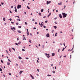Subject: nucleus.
Wrapping results in <instances>:
<instances>
[{
    "instance_id": "nucleus-4",
    "label": "nucleus",
    "mask_w": 80,
    "mask_h": 80,
    "mask_svg": "<svg viewBox=\"0 0 80 80\" xmlns=\"http://www.w3.org/2000/svg\"><path fill=\"white\" fill-rule=\"evenodd\" d=\"M21 8V5H18L17 7V8H18L19 9V8Z\"/></svg>"
},
{
    "instance_id": "nucleus-33",
    "label": "nucleus",
    "mask_w": 80,
    "mask_h": 80,
    "mask_svg": "<svg viewBox=\"0 0 80 80\" xmlns=\"http://www.w3.org/2000/svg\"><path fill=\"white\" fill-rule=\"evenodd\" d=\"M48 76H50V77H51V75H49V74H48Z\"/></svg>"
},
{
    "instance_id": "nucleus-13",
    "label": "nucleus",
    "mask_w": 80,
    "mask_h": 80,
    "mask_svg": "<svg viewBox=\"0 0 80 80\" xmlns=\"http://www.w3.org/2000/svg\"><path fill=\"white\" fill-rule=\"evenodd\" d=\"M44 25L42 24V23H41V27H42V26H43Z\"/></svg>"
},
{
    "instance_id": "nucleus-20",
    "label": "nucleus",
    "mask_w": 80,
    "mask_h": 80,
    "mask_svg": "<svg viewBox=\"0 0 80 80\" xmlns=\"http://www.w3.org/2000/svg\"><path fill=\"white\" fill-rule=\"evenodd\" d=\"M47 5H48V4H49V2H48V1L47 2Z\"/></svg>"
},
{
    "instance_id": "nucleus-22",
    "label": "nucleus",
    "mask_w": 80,
    "mask_h": 80,
    "mask_svg": "<svg viewBox=\"0 0 80 80\" xmlns=\"http://www.w3.org/2000/svg\"><path fill=\"white\" fill-rule=\"evenodd\" d=\"M20 43H21V42L19 41V42H18V44H20Z\"/></svg>"
},
{
    "instance_id": "nucleus-24",
    "label": "nucleus",
    "mask_w": 80,
    "mask_h": 80,
    "mask_svg": "<svg viewBox=\"0 0 80 80\" xmlns=\"http://www.w3.org/2000/svg\"><path fill=\"white\" fill-rule=\"evenodd\" d=\"M3 20L4 21H5V18H3Z\"/></svg>"
},
{
    "instance_id": "nucleus-43",
    "label": "nucleus",
    "mask_w": 80,
    "mask_h": 80,
    "mask_svg": "<svg viewBox=\"0 0 80 80\" xmlns=\"http://www.w3.org/2000/svg\"><path fill=\"white\" fill-rule=\"evenodd\" d=\"M9 75H12V74L10 73H9Z\"/></svg>"
},
{
    "instance_id": "nucleus-12",
    "label": "nucleus",
    "mask_w": 80,
    "mask_h": 80,
    "mask_svg": "<svg viewBox=\"0 0 80 80\" xmlns=\"http://www.w3.org/2000/svg\"><path fill=\"white\" fill-rule=\"evenodd\" d=\"M15 12H17V9H16V7H15Z\"/></svg>"
},
{
    "instance_id": "nucleus-52",
    "label": "nucleus",
    "mask_w": 80,
    "mask_h": 80,
    "mask_svg": "<svg viewBox=\"0 0 80 80\" xmlns=\"http://www.w3.org/2000/svg\"><path fill=\"white\" fill-rule=\"evenodd\" d=\"M37 71H38V72H39V69H37Z\"/></svg>"
},
{
    "instance_id": "nucleus-8",
    "label": "nucleus",
    "mask_w": 80,
    "mask_h": 80,
    "mask_svg": "<svg viewBox=\"0 0 80 80\" xmlns=\"http://www.w3.org/2000/svg\"><path fill=\"white\" fill-rule=\"evenodd\" d=\"M50 15H51V12H50L49 13V14L48 15V17H50Z\"/></svg>"
},
{
    "instance_id": "nucleus-42",
    "label": "nucleus",
    "mask_w": 80,
    "mask_h": 80,
    "mask_svg": "<svg viewBox=\"0 0 80 80\" xmlns=\"http://www.w3.org/2000/svg\"><path fill=\"white\" fill-rule=\"evenodd\" d=\"M9 20H10V21H12V19L11 18H10V19H9Z\"/></svg>"
},
{
    "instance_id": "nucleus-2",
    "label": "nucleus",
    "mask_w": 80,
    "mask_h": 80,
    "mask_svg": "<svg viewBox=\"0 0 80 80\" xmlns=\"http://www.w3.org/2000/svg\"><path fill=\"white\" fill-rule=\"evenodd\" d=\"M45 54L46 55L47 57L48 58L50 57V56H49V55H50V54H47V53H46Z\"/></svg>"
},
{
    "instance_id": "nucleus-16",
    "label": "nucleus",
    "mask_w": 80,
    "mask_h": 80,
    "mask_svg": "<svg viewBox=\"0 0 80 80\" xmlns=\"http://www.w3.org/2000/svg\"><path fill=\"white\" fill-rule=\"evenodd\" d=\"M43 12V9H42L41 10V12Z\"/></svg>"
},
{
    "instance_id": "nucleus-41",
    "label": "nucleus",
    "mask_w": 80,
    "mask_h": 80,
    "mask_svg": "<svg viewBox=\"0 0 80 80\" xmlns=\"http://www.w3.org/2000/svg\"><path fill=\"white\" fill-rule=\"evenodd\" d=\"M72 50H70V49H68V51H70V52H71V51H72Z\"/></svg>"
},
{
    "instance_id": "nucleus-21",
    "label": "nucleus",
    "mask_w": 80,
    "mask_h": 80,
    "mask_svg": "<svg viewBox=\"0 0 80 80\" xmlns=\"http://www.w3.org/2000/svg\"><path fill=\"white\" fill-rule=\"evenodd\" d=\"M73 48H72V49H71L72 50H73V48H74V45H73Z\"/></svg>"
},
{
    "instance_id": "nucleus-51",
    "label": "nucleus",
    "mask_w": 80,
    "mask_h": 80,
    "mask_svg": "<svg viewBox=\"0 0 80 80\" xmlns=\"http://www.w3.org/2000/svg\"><path fill=\"white\" fill-rule=\"evenodd\" d=\"M58 52H60V49H59L58 50Z\"/></svg>"
},
{
    "instance_id": "nucleus-61",
    "label": "nucleus",
    "mask_w": 80,
    "mask_h": 80,
    "mask_svg": "<svg viewBox=\"0 0 80 80\" xmlns=\"http://www.w3.org/2000/svg\"><path fill=\"white\" fill-rule=\"evenodd\" d=\"M17 40L18 41L19 40V39H18V38H17Z\"/></svg>"
},
{
    "instance_id": "nucleus-56",
    "label": "nucleus",
    "mask_w": 80,
    "mask_h": 80,
    "mask_svg": "<svg viewBox=\"0 0 80 80\" xmlns=\"http://www.w3.org/2000/svg\"><path fill=\"white\" fill-rule=\"evenodd\" d=\"M51 3V1H50L49 2V3Z\"/></svg>"
},
{
    "instance_id": "nucleus-3",
    "label": "nucleus",
    "mask_w": 80,
    "mask_h": 80,
    "mask_svg": "<svg viewBox=\"0 0 80 80\" xmlns=\"http://www.w3.org/2000/svg\"><path fill=\"white\" fill-rule=\"evenodd\" d=\"M30 76L32 78V79H35V78H34V77H33L32 74H30Z\"/></svg>"
},
{
    "instance_id": "nucleus-49",
    "label": "nucleus",
    "mask_w": 80,
    "mask_h": 80,
    "mask_svg": "<svg viewBox=\"0 0 80 80\" xmlns=\"http://www.w3.org/2000/svg\"><path fill=\"white\" fill-rule=\"evenodd\" d=\"M11 23H12V24H13V23H14V22H11Z\"/></svg>"
},
{
    "instance_id": "nucleus-64",
    "label": "nucleus",
    "mask_w": 80,
    "mask_h": 80,
    "mask_svg": "<svg viewBox=\"0 0 80 80\" xmlns=\"http://www.w3.org/2000/svg\"><path fill=\"white\" fill-rule=\"evenodd\" d=\"M40 44H39V47H40Z\"/></svg>"
},
{
    "instance_id": "nucleus-34",
    "label": "nucleus",
    "mask_w": 80,
    "mask_h": 80,
    "mask_svg": "<svg viewBox=\"0 0 80 80\" xmlns=\"http://www.w3.org/2000/svg\"><path fill=\"white\" fill-rule=\"evenodd\" d=\"M8 61H9V62H12V61H10V60L9 59H8Z\"/></svg>"
},
{
    "instance_id": "nucleus-38",
    "label": "nucleus",
    "mask_w": 80,
    "mask_h": 80,
    "mask_svg": "<svg viewBox=\"0 0 80 80\" xmlns=\"http://www.w3.org/2000/svg\"><path fill=\"white\" fill-rule=\"evenodd\" d=\"M25 25H27V23L26 22H25Z\"/></svg>"
},
{
    "instance_id": "nucleus-31",
    "label": "nucleus",
    "mask_w": 80,
    "mask_h": 80,
    "mask_svg": "<svg viewBox=\"0 0 80 80\" xmlns=\"http://www.w3.org/2000/svg\"><path fill=\"white\" fill-rule=\"evenodd\" d=\"M32 22H35V19H32Z\"/></svg>"
},
{
    "instance_id": "nucleus-6",
    "label": "nucleus",
    "mask_w": 80,
    "mask_h": 80,
    "mask_svg": "<svg viewBox=\"0 0 80 80\" xmlns=\"http://www.w3.org/2000/svg\"><path fill=\"white\" fill-rule=\"evenodd\" d=\"M11 30H13H13H16V29H15V28L14 27L13 28H11Z\"/></svg>"
},
{
    "instance_id": "nucleus-62",
    "label": "nucleus",
    "mask_w": 80,
    "mask_h": 80,
    "mask_svg": "<svg viewBox=\"0 0 80 80\" xmlns=\"http://www.w3.org/2000/svg\"><path fill=\"white\" fill-rule=\"evenodd\" d=\"M18 20L19 21H20L21 20H20V19H19Z\"/></svg>"
},
{
    "instance_id": "nucleus-60",
    "label": "nucleus",
    "mask_w": 80,
    "mask_h": 80,
    "mask_svg": "<svg viewBox=\"0 0 80 80\" xmlns=\"http://www.w3.org/2000/svg\"><path fill=\"white\" fill-rule=\"evenodd\" d=\"M72 32H73V29H72Z\"/></svg>"
},
{
    "instance_id": "nucleus-28",
    "label": "nucleus",
    "mask_w": 80,
    "mask_h": 80,
    "mask_svg": "<svg viewBox=\"0 0 80 80\" xmlns=\"http://www.w3.org/2000/svg\"><path fill=\"white\" fill-rule=\"evenodd\" d=\"M29 42H30V43L32 42H31V40L30 39L29 40Z\"/></svg>"
},
{
    "instance_id": "nucleus-50",
    "label": "nucleus",
    "mask_w": 80,
    "mask_h": 80,
    "mask_svg": "<svg viewBox=\"0 0 80 80\" xmlns=\"http://www.w3.org/2000/svg\"><path fill=\"white\" fill-rule=\"evenodd\" d=\"M4 4V3H3V2H1L2 5H3Z\"/></svg>"
},
{
    "instance_id": "nucleus-23",
    "label": "nucleus",
    "mask_w": 80,
    "mask_h": 80,
    "mask_svg": "<svg viewBox=\"0 0 80 80\" xmlns=\"http://www.w3.org/2000/svg\"><path fill=\"white\" fill-rule=\"evenodd\" d=\"M1 62H2V63H3V60H1Z\"/></svg>"
},
{
    "instance_id": "nucleus-45",
    "label": "nucleus",
    "mask_w": 80,
    "mask_h": 80,
    "mask_svg": "<svg viewBox=\"0 0 80 80\" xmlns=\"http://www.w3.org/2000/svg\"><path fill=\"white\" fill-rule=\"evenodd\" d=\"M9 12H10V13H12V11H11L10 10Z\"/></svg>"
},
{
    "instance_id": "nucleus-7",
    "label": "nucleus",
    "mask_w": 80,
    "mask_h": 80,
    "mask_svg": "<svg viewBox=\"0 0 80 80\" xmlns=\"http://www.w3.org/2000/svg\"><path fill=\"white\" fill-rule=\"evenodd\" d=\"M59 17L60 18H62V16L61 14H59Z\"/></svg>"
},
{
    "instance_id": "nucleus-55",
    "label": "nucleus",
    "mask_w": 80,
    "mask_h": 80,
    "mask_svg": "<svg viewBox=\"0 0 80 80\" xmlns=\"http://www.w3.org/2000/svg\"><path fill=\"white\" fill-rule=\"evenodd\" d=\"M13 6H11V8H13Z\"/></svg>"
},
{
    "instance_id": "nucleus-17",
    "label": "nucleus",
    "mask_w": 80,
    "mask_h": 80,
    "mask_svg": "<svg viewBox=\"0 0 80 80\" xmlns=\"http://www.w3.org/2000/svg\"><path fill=\"white\" fill-rule=\"evenodd\" d=\"M27 8H28V9H30V8L28 6H27Z\"/></svg>"
},
{
    "instance_id": "nucleus-36",
    "label": "nucleus",
    "mask_w": 80,
    "mask_h": 80,
    "mask_svg": "<svg viewBox=\"0 0 80 80\" xmlns=\"http://www.w3.org/2000/svg\"><path fill=\"white\" fill-rule=\"evenodd\" d=\"M52 73H55V71H52Z\"/></svg>"
},
{
    "instance_id": "nucleus-14",
    "label": "nucleus",
    "mask_w": 80,
    "mask_h": 80,
    "mask_svg": "<svg viewBox=\"0 0 80 80\" xmlns=\"http://www.w3.org/2000/svg\"><path fill=\"white\" fill-rule=\"evenodd\" d=\"M39 15H40V16H41V15H42V14H41V13L40 12H39L38 13Z\"/></svg>"
},
{
    "instance_id": "nucleus-10",
    "label": "nucleus",
    "mask_w": 80,
    "mask_h": 80,
    "mask_svg": "<svg viewBox=\"0 0 80 80\" xmlns=\"http://www.w3.org/2000/svg\"><path fill=\"white\" fill-rule=\"evenodd\" d=\"M27 35H29V32H28V31H27Z\"/></svg>"
},
{
    "instance_id": "nucleus-5",
    "label": "nucleus",
    "mask_w": 80,
    "mask_h": 80,
    "mask_svg": "<svg viewBox=\"0 0 80 80\" xmlns=\"http://www.w3.org/2000/svg\"><path fill=\"white\" fill-rule=\"evenodd\" d=\"M46 37H50V34H49V33H48L47 35H46Z\"/></svg>"
},
{
    "instance_id": "nucleus-63",
    "label": "nucleus",
    "mask_w": 80,
    "mask_h": 80,
    "mask_svg": "<svg viewBox=\"0 0 80 80\" xmlns=\"http://www.w3.org/2000/svg\"><path fill=\"white\" fill-rule=\"evenodd\" d=\"M17 66H18V64H16Z\"/></svg>"
},
{
    "instance_id": "nucleus-40",
    "label": "nucleus",
    "mask_w": 80,
    "mask_h": 80,
    "mask_svg": "<svg viewBox=\"0 0 80 80\" xmlns=\"http://www.w3.org/2000/svg\"><path fill=\"white\" fill-rule=\"evenodd\" d=\"M64 50H65V48H64L62 50V51H63Z\"/></svg>"
},
{
    "instance_id": "nucleus-27",
    "label": "nucleus",
    "mask_w": 80,
    "mask_h": 80,
    "mask_svg": "<svg viewBox=\"0 0 80 80\" xmlns=\"http://www.w3.org/2000/svg\"><path fill=\"white\" fill-rule=\"evenodd\" d=\"M21 26H19L18 27V28H21Z\"/></svg>"
},
{
    "instance_id": "nucleus-44",
    "label": "nucleus",
    "mask_w": 80,
    "mask_h": 80,
    "mask_svg": "<svg viewBox=\"0 0 80 80\" xmlns=\"http://www.w3.org/2000/svg\"><path fill=\"white\" fill-rule=\"evenodd\" d=\"M15 43V44H16V45H18V44H17V43Z\"/></svg>"
},
{
    "instance_id": "nucleus-59",
    "label": "nucleus",
    "mask_w": 80,
    "mask_h": 80,
    "mask_svg": "<svg viewBox=\"0 0 80 80\" xmlns=\"http://www.w3.org/2000/svg\"><path fill=\"white\" fill-rule=\"evenodd\" d=\"M33 29H34V30H35V29H36V28H34Z\"/></svg>"
},
{
    "instance_id": "nucleus-26",
    "label": "nucleus",
    "mask_w": 80,
    "mask_h": 80,
    "mask_svg": "<svg viewBox=\"0 0 80 80\" xmlns=\"http://www.w3.org/2000/svg\"><path fill=\"white\" fill-rule=\"evenodd\" d=\"M10 63L8 62H7V65H10Z\"/></svg>"
},
{
    "instance_id": "nucleus-25",
    "label": "nucleus",
    "mask_w": 80,
    "mask_h": 80,
    "mask_svg": "<svg viewBox=\"0 0 80 80\" xmlns=\"http://www.w3.org/2000/svg\"><path fill=\"white\" fill-rule=\"evenodd\" d=\"M54 28H55V29H56V28H57V26H54Z\"/></svg>"
},
{
    "instance_id": "nucleus-35",
    "label": "nucleus",
    "mask_w": 80,
    "mask_h": 80,
    "mask_svg": "<svg viewBox=\"0 0 80 80\" xmlns=\"http://www.w3.org/2000/svg\"><path fill=\"white\" fill-rule=\"evenodd\" d=\"M0 71H2V69L1 68H0Z\"/></svg>"
},
{
    "instance_id": "nucleus-19",
    "label": "nucleus",
    "mask_w": 80,
    "mask_h": 80,
    "mask_svg": "<svg viewBox=\"0 0 80 80\" xmlns=\"http://www.w3.org/2000/svg\"><path fill=\"white\" fill-rule=\"evenodd\" d=\"M18 33H21V31H18Z\"/></svg>"
},
{
    "instance_id": "nucleus-32",
    "label": "nucleus",
    "mask_w": 80,
    "mask_h": 80,
    "mask_svg": "<svg viewBox=\"0 0 80 80\" xmlns=\"http://www.w3.org/2000/svg\"><path fill=\"white\" fill-rule=\"evenodd\" d=\"M12 50H14V51H15V48H12Z\"/></svg>"
},
{
    "instance_id": "nucleus-1",
    "label": "nucleus",
    "mask_w": 80,
    "mask_h": 80,
    "mask_svg": "<svg viewBox=\"0 0 80 80\" xmlns=\"http://www.w3.org/2000/svg\"><path fill=\"white\" fill-rule=\"evenodd\" d=\"M62 15H63V18H65L66 17H67V14H66L64 12L62 13Z\"/></svg>"
},
{
    "instance_id": "nucleus-9",
    "label": "nucleus",
    "mask_w": 80,
    "mask_h": 80,
    "mask_svg": "<svg viewBox=\"0 0 80 80\" xmlns=\"http://www.w3.org/2000/svg\"><path fill=\"white\" fill-rule=\"evenodd\" d=\"M52 57H54V56H55V53H53L52 54Z\"/></svg>"
},
{
    "instance_id": "nucleus-39",
    "label": "nucleus",
    "mask_w": 80,
    "mask_h": 80,
    "mask_svg": "<svg viewBox=\"0 0 80 80\" xmlns=\"http://www.w3.org/2000/svg\"><path fill=\"white\" fill-rule=\"evenodd\" d=\"M22 51H23V52L25 51V49H22Z\"/></svg>"
},
{
    "instance_id": "nucleus-58",
    "label": "nucleus",
    "mask_w": 80,
    "mask_h": 80,
    "mask_svg": "<svg viewBox=\"0 0 80 80\" xmlns=\"http://www.w3.org/2000/svg\"><path fill=\"white\" fill-rule=\"evenodd\" d=\"M37 62H38V63L39 62H38V60H37Z\"/></svg>"
},
{
    "instance_id": "nucleus-48",
    "label": "nucleus",
    "mask_w": 80,
    "mask_h": 80,
    "mask_svg": "<svg viewBox=\"0 0 80 80\" xmlns=\"http://www.w3.org/2000/svg\"><path fill=\"white\" fill-rule=\"evenodd\" d=\"M30 35L32 36V34L31 33H30Z\"/></svg>"
},
{
    "instance_id": "nucleus-57",
    "label": "nucleus",
    "mask_w": 80,
    "mask_h": 80,
    "mask_svg": "<svg viewBox=\"0 0 80 80\" xmlns=\"http://www.w3.org/2000/svg\"><path fill=\"white\" fill-rule=\"evenodd\" d=\"M52 30V33H53V31H54L53 30Z\"/></svg>"
},
{
    "instance_id": "nucleus-15",
    "label": "nucleus",
    "mask_w": 80,
    "mask_h": 80,
    "mask_svg": "<svg viewBox=\"0 0 80 80\" xmlns=\"http://www.w3.org/2000/svg\"><path fill=\"white\" fill-rule=\"evenodd\" d=\"M18 58H19V59H22V58H21V57L19 56V57H18Z\"/></svg>"
},
{
    "instance_id": "nucleus-46",
    "label": "nucleus",
    "mask_w": 80,
    "mask_h": 80,
    "mask_svg": "<svg viewBox=\"0 0 80 80\" xmlns=\"http://www.w3.org/2000/svg\"><path fill=\"white\" fill-rule=\"evenodd\" d=\"M43 18H46V16H45L44 17H43Z\"/></svg>"
},
{
    "instance_id": "nucleus-54",
    "label": "nucleus",
    "mask_w": 80,
    "mask_h": 80,
    "mask_svg": "<svg viewBox=\"0 0 80 80\" xmlns=\"http://www.w3.org/2000/svg\"><path fill=\"white\" fill-rule=\"evenodd\" d=\"M45 22L46 23H47V22H48V21H45Z\"/></svg>"
},
{
    "instance_id": "nucleus-30",
    "label": "nucleus",
    "mask_w": 80,
    "mask_h": 80,
    "mask_svg": "<svg viewBox=\"0 0 80 80\" xmlns=\"http://www.w3.org/2000/svg\"><path fill=\"white\" fill-rule=\"evenodd\" d=\"M57 33H58L57 32L55 34V37L56 36H57Z\"/></svg>"
},
{
    "instance_id": "nucleus-18",
    "label": "nucleus",
    "mask_w": 80,
    "mask_h": 80,
    "mask_svg": "<svg viewBox=\"0 0 80 80\" xmlns=\"http://www.w3.org/2000/svg\"><path fill=\"white\" fill-rule=\"evenodd\" d=\"M22 72H23V71H21L20 72H19L20 74H22Z\"/></svg>"
},
{
    "instance_id": "nucleus-29",
    "label": "nucleus",
    "mask_w": 80,
    "mask_h": 80,
    "mask_svg": "<svg viewBox=\"0 0 80 80\" xmlns=\"http://www.w3.org/2000/svg\"><path fill=\"white\" fill-rule=\"evenodd\" d=\"M55 22V24H58V23H57L56 22Z\"/></svg>"
},
{
    "instance_id": "nucleus-53",
    "label": "nucleus",
    "mask_w": 80,
    "mask_h": 80,
    "mask_svg": "<svg viewBox=\"0 0 80 80\" xmlns=\"http://www.w3.org/2000/svg\"><path fill=\"white\" fill-rule=\"evenodd\" d=\"M43 27H44V28H46V26H43Z\"/></svg>"
},
{
    "instance_id": "nucleus-37",
    "label": "nucleus",
    "mask_w": 80,
    "mask_h": 80,
    "mask_svg": "<svg viewBox=\"0 0 80 80\" xmlns=\"http://www.w3.org/2000/svg\"><path fill=\"white\" fill-rule=\"evenodd\" d=\"M72 55H70V58H72Z\"/></svg>"
},
{
    "instance_id": "nucleus-11",
    "label": "nucleus",
    "mask_w": 80,
    "mask_h": 80,
    "mask_svg": "<svg viewBox=\"0 0 80 80\" xmlns=\"http://www.w3.org/2000/svg\"><path fill=\"white\" fill-rule=\"evenodd\" d=\"M58 5H62V2H61V3H58Z\"/></svg>"
},
{
    "instance_id": "nucleus-47",
    "label": "nucleus",
    "mask_w": 80,
    "mask_h": 80,
    "mask_svg": "<svg viewBox=\"0 0 80 80\" xmlns=\"http://www.w3.org/2000/svg\"><path fill=\"white\" fill-rule=\"evenodd\" d=\"M16 25H18V22H17L16 23Z\"/></svg>"
}]
</instances>
